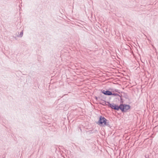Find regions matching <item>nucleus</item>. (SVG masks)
I'll list each match as a JSON object with an SVG mask.
<instances>
[{
	"instance_id": "f257e3e1",
	"label": "nucleus",
	"mask_w": 158,
	"mask_h": 158,
	"mask_svg": "<svg viewBox=\"0 0 158 158\" xmlns=\"http://www.w3.org/2000/svg\"><path fill=\"white\" fill-rule=\"evenodd\" d=\"M96 123L100 126H107L109 127H111L110 122L102 116H100L99 117L98 121Z\"/></svg>"
},
{
	"instance_id": "f03ea898",
	"label": "nucleus",
	"mask_w": 158,
	"mask_h": 158,
	"mask_svg": "<svg viewBox=\"0 0 158 158\" xmlns=\"http://www.w3.org/2000/svg\"><path fill=\"white\" fill-rule=\"evenodd\" d=\"M131 108V106L127 104L121 103L120 105V110L122 113H125L127 111Z\"/></svg>"
},
{
	"instance_id": "7ed1b4c3",
	"label": "nucleus",
	"mask_w": 158,
	"mask_h": 158,
	"mask_svg": "<svg viewBox=\"0 0 158 158\" xmlns=\"http://www.w3.org/2000/svg\"><path fill=\"white\" fill-rule=\"evenodd\" d=\"M109 107L114 110L118 111L120 110V105L119 106L114 103H110L109 102H107Z\"/></svg>"
},
{
	"instance_id": "20e7f679",
	"label": "nucleus",
	"mask_w": 158,
	"mask_h": 158,
	"mask_svg": "<svg viewBox=\"0 0 158 158\" xmlns=\"http://www.w3.org/2000/svg\"><path fill=\"white\" fill-rule=\"evenodd\" d=\"M110 90H105L103 89H101V92L104 95H107V96H110L112 95V92L111 91H110Z\"/></svg>"
},
{
	"instance_id": "39448f33",
	"label": "nucleus",
	"mask_w": 158,
	"mask_h": 158,
	"mask_svg": "<svg viewBox=\"0 0 158 158\" xmlns=\"http://www.w3.org/2000/svg\"><path fill=\"white\" fill-rule=\"evenodd\" d=\"M100 100L101 101H103V102H100L99 104L101 105H102L104 106H108V103L106 104L107 102H106L105 100L102 99H100Z\"/></svg>"
},
{
	"instance_id": "423d86ee",
	"label": "nucleus",
	"mask_w": 158,
	"mask_h": 158,
	"mask_svg": "<svg viewBox=\"0 0 158 158\" xmlns=\"http://www.w3.org/2000/svg\"><path fill=\"white\" fill-rule=\"evenodd\" d=\"M109 90H111V92H115L120 93V92H119V90L118 89H115L112 88H109Z\"/></svg>"
},
{
	"instance_id": "0eeeda50",
	"label": "nucleus",
	"mask_w": 158,
	"mask_h": 158,
	"mask_svg": "<svg viewBox=\"0 0 158 158\" xmlns=\"http://www.w3.org/2000/svg\"><path fill=\"white\" fill-rule=\"evenodd\" d=\"M80 149L81 150V151L82 152H84L85 150V147H84L83 146H81L80 148Z\"/></svg>"
},
{
	"instance_id": "6e6552de",
	"label": "nucleus",
	"mask_w": 158,
	"mask_h": 158,
	"mask_svg": "<svg viewBox=\"0 0 158 158\" xmlns=\"http://www.w3.org/2000/svg\"><path fill=\"white\" fill-rule=\"evenodd\" d=\"M112 95H114V96H118L119 97H121V96L120 95H119V94H118L113 93V92H112Z\"/></svg>"
},
{
	"instance_id": "1a4fd4ad",
	"label": "nucleus",
	"mask_w": 158,
	"mask_h": 158,
	"mask_svg": "<svg viewBox=\"0 0 158 158\" xmlns=\"http://www.w3.org/2000/svg\"><path fill=\"white\" fill-rule=\"evenodd\" d=\"M23 31H22L20 33V35H19V36H20L21 37L23 36Z\"/></svg>"
},
{
	"instance_id": "9d476101",
	"label": "nucleus",
	"mask_w": 158,
	"mask_h": 158,
	"mask_svg": "<svg viewBox=\"0 0 158 158\" xmlns=\"http://www.w3.org/2000/svg\"><path fill=\"white\" fill-rule=\"evenodd\" d=\"M124 97L126 99H128L129 100L128 96L127 94H125L124 95Z\"/></svg>"
},
{
	"instance_id": "9b49d317",
	"label": "nucleus",
	"mask_w": 158,
	"mask_h": 158,
	"mask_svg": "<svg viewBox=\"0 0 158 158\" xmlns=\"http://www.w3.org/2000/svg\"><path fill=\"white\" fill-rule=\"evenodd\" d=\"M100 96L102 98V99H104V100L106 99V97L104 95H102V94H101Z\"/></svg>"
},
{
	"instance_id": "f8f14e48",
	"label": "nucleus",
	"mask_w": 158,
	"mask_h": 158,
	"mask_svg": "<svg viewBox=\"0 0 158 158\" xmlns=\"http://www.w3.org/2000/svg\"><path fill=\"white\" fill-rule=\"evenodd\" d=\"M100 97H96V96H95V99L96 100H97L98 99H100Z\"/></svg>"
},
{
	"instance_id": "ddd939ff",
	"label": "nucleus",
	"mask_w": 158,
	"mask_h": 158,
	"mask_svg": "<svg viewBox=\"0 0 158 158\" xmlns=\"http://www.w3.org/2000/svg\"><path fill=\"white\" fill-rule=\"evenodd\" d=\"M121 96H122V95H120ZM120 98V102L121 103H123V99L122 98H121V97Z\"/></svg>"
}]
</instances>
